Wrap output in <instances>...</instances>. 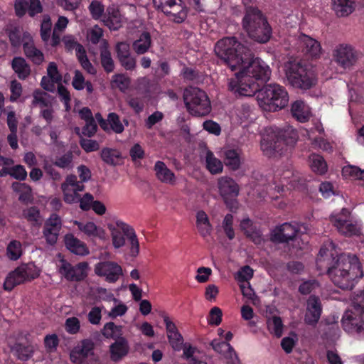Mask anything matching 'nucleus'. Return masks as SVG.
<instances>
[{
	"mask_svg": "<svg viewBox=\"0 0 364 364\" xmlns=\"http://www.w3.org/2000/svg\"><path fill=\"white\" fill-rule=\"evenodd\" d=\"M41 272V269L33 262L21 264L8 274L4 288L6 291H11L17 285L38 277Z\"/></svg>",
	"mask_w": 364,
	"mask_h": 364,
	"instance_id": "8",
	"label": "nucleus"
},
{
	"mask_svg": "<svg viewBox=\"0 0 364 364\" xmlns=\"http://www.w3.org/2000/svg\"><path fill=\"white\" fill-rule=\"evenodd\" d=\"M299 230L298 226L285 223L272 232L271 239L277 242H286L295 237Z\"/></svg>",
	"mask_w": 364,
	"mask_h": 364,
	"instance_id": "20",
	"label": "nucleus"
},
{
	"mask_svg": "<svg viewBox=\"0 0 364 364\" xmlns=\"http://www.w3.org/2000/svg\"><path fill=\"white\" fill-rule=\"evenodd\" d=\"M237 116L241 124L247 123L254 119L252 109L249 105H242V107L238 109Z\"/></svg>",
	"mask_w": 364,
	"mask_h": 364,
	"instance_id": "52",
	"label": "nucleus"
},
{
	"mask_svg": "<svg viewBox=\"0 0 364 364\" xmlns=\"http://www.w3.org/2000/svg\"><path fill=\"white\" fill-rule=\"evenodd\" d=\"M215 53L235 73V77L228 82V89L232 93L251 97L258 91V105L266 112H277L288 105L289 95L284 87L269 84L259 90L257 82L269 80L271 69L262 59L254 58L250 50L235 38L218 41L215 46Z\"/></svg>",
	"mask_w": 364,
	"mask_h": 364,
	"instance_id": "1",
	"label": "nucleus"
},
{
	"mask_svg": "<svg viewBox=\"0 0 364 364\" xmlns=\"http://www.w3.org/2000/svg\"><path fill=\"white\" fill-rule=\"evenodd\" d=\"M309 166L311 171L316 174L323 175L328 171V166L321 155L312 154L309 157Z\"/></svg>",
	"mask_w": 364,
	"mask_h": 364,
	"instance_id": "34",
	"label": "nucleus"
},
{
	"mask_svg": "<svg viewBox=\"0 0 364 364\" xmlns=\"http://www.w3.org/2000/svg\"><path fill=\"white\" fill-rule=\"evenodd\" d=\"M202 157L205 162L206 168L212 174L220 173L223 170V162L215 157L214 154L210 150L205 149L202 152Z\"/></svg>",
	"mask_w": 364,
	"mask_h": 364,
	"instance_id": "30",
	"label": "nucleus"
},
{
	"mask_svg": "<svg viewBox=\"0 0 364 364\" xmlns=\"http://www.w3.org/2000/svg\"><path fill=\"white\" fill-rule=\"evenodd\" d=\"M361 171L362 170L358 166L348 164L343 167L341 175L346 180H358L360 175L362 174Z\"/></svg>",
	"mask_w": 364,
	"mask_h": 364,
	"instance_id": "47",
	"label": "nucleus"
},
{
	"mask_svg": "<svg viewBox=\"0 0 364 364\" xmlns=\"http://www.w3.org/2000/svg\"><path fill=\"white\" fill-rule=\"evenodd\" d=\"M93 355L94 343L85 339L73 348L70 352V358L75 364H88Z\"/></svg>",
	"mask_w": 364,
	"mask_h": 364,
	"instance_id": "13",
	"label": "nucleus"
},
{
	"mask_svg": "<svg viewBox=\"0 0 364 364\" xmlns=\"http://www.w3.org/2000/svg\"><path fill=\"white\" fill-rule=\"evenodd\" d=\"M299 41L309 57L317 59L321 56L322 48L318 41L309 36L301 34L299 36Z\"/></svg>",
	"mask_w": 364,
	"mask_h": 364,
	"instance_id": "24",
	"label": "nucleus"
},
{
	"mask_svg": "<svg viewBox=\"0 0 364 364\" xmlns=\"http://www.w3.org/2000/svg\"><path fill=\"white\" fill-rule=\"evenodd\" d=\"M297 139V133L291 126L284 129L270 127L266 128L262 134L261 149L268 157L282 156L291 149Z\"/></svg>",
	"mask_w": 364,
	"mask_h": 364,
	"instance_id": "3",
	"label": "nucleus"
},
{
	"mask_svg": "<svg viewBox=\"0 0 364 364\" xmlns=\"http://www.w3.org/2000/svg\"><path fill=\"white\" fill-rule=\"evenodd\" d=\"M319 191L323 197L328 198L336 193V188L332 183L325 181L321 183Z\"/></svg>",
	"mask_w": 364,
	"mask_h": 364,
	"instance_id": "62",
	"label": "nucleus"
},
{
	"mask_svg": "<svg viewBox=\"0 0 364 364\" xmlns=\"http://www.w3.org/2000/svg\"><path fill=\"white\" fill-rule=\"evenodd\" d=\"M183 100L188 111L192 115L204 116L210 112V102L208 95L198 87H191L186 89Z\"/></svg>",
	"mask_w": 364,
	"mask_h": 364,
	"instance_id": "6",
	"label": "nucleus"
},
{
	"mask_svg": "<svg viewBox=\"0 0 364 364\" xmlns=\"http://www.w3.org/2000/svg\"><path fill=\"white\" fill-rule=\"evenodd\" d=\"M112 302H113V306L109 310L105 311V314L108 318L115 319L117 317H122L127 314L128 306L122 301L116 298Z\"/></svg>",
	"mask_w": 364,
	"mask_h": 364,
	"instance_id": "35",
	"label": "nucleus"
},
{
	"mask_svg": "<svg viewBox=\"0 0 364 364\" xmlns=\"http://www.w3.org/2000/svg\"><path fill=\"white\" fill-rule=\"evenodd\" d=\"M242 23H268L260 10L256 7L248 6Z\"/></svg>",
	"mask_w": 364,
	"mask_h": 364,
	"instance_id": "38",
	"label": "nucleus"
},
{
	"mask_svg": "<svg viewBox=\"0 0 364 364\" xmlns=\"http://www.w3.org/2000/svg\"><path fill=\"white\" fill-rule=\"evenodd\" d=\"M33 97L32 104L35 106L46 107L51 102L50 96L40 90H36L33 92Z\"/></svg>",
	"mask_w": 364,
	"mask_h": 364,
	"instance_id": "50",
	"label": "nucleus"
},
{
	"mask_svg": "<svg viewBox=\"0 0 364 364\" xmlns=\"http://www.w3.org/2000/svg\"><path fill=\"white\" fill-rule=\"evenodd\" d=\"M211 346L215 351L218 353L225 355L226 352H229L230 356L232 354L235 355L232 346L228 342L220 341L215 339L211 342Z\"/></svg>",
	"mask_w": 364,
	"mask_h": 364,
	"instance_id": "51",
	"label": "nucleus"
},
{
	"mask_svg": "<svg viewBox=\"0 0 364 364\" xmlns=\"http://www.w3.org/2000/svg\"><path fill=\"white\" fill-rule=\"evenodd\" d=\"M92 294L95 299L98 301H104L112 302L116 299L113 293L103 287H97L93 289Z\"/></svg>",
	"mask_w": 364,
	"mask_h": 364,
	"instance_id": "49",
	"label": "nucleus"
},
{
	"mask_svg": "<svg viewBox=\"0 0 364 364\" xmlns=\"http://www.w3.org/2000/svg\"><path fill=\"white\" fill-rule=\"evenodd\" d=\"M60 262L59 272L68 280L80 281L83 279L87 274V262H80L75 266H72L63 259H61Z\"/></svg>",
	"mask_w": 364,
	"mask_h": 364,
	"instance_id": "14",
	"label": "nucleus"
},
{
	"mask_svg": "<svg viewBox=\"0 0 364 364\" xmlns=\"http://www.w3.org/2000/svg\"><path fill=\"white\" fill-rule=\"evenodd\" d=\"M23 254L22 245L19 241H11L6 247V257L11 260L18 259Z\"/></svg>",
	"mask_w": 364,
	"mask_h": 364,
	"instance_id": "44",
	"label": "nucleus"
},
{
	"mask_svg": "<svg viewBox=\"0 0 364 364\" xmlns=\"http://www.w3.org/2000/svg\"><path fill=\"white\" fill-rule=\"evenodd\" d=\"M333 58L344 70H350L357 63L358 53L349 44L342 43L333 50Z\"/></svg>",
	"mask_w": 364,
	"mask_h": 364,
	"instance_id": "10",
	"label": "nucleus"
},
{
	"mask_svg": "<svg viewBox=\"0 0 364 364\" xmlns=\"http://www.w3.org/2000/svg\"><path fill=\"white\" fill-rule=\"evenodd\" d=\"M164 321L166 325L167 337L171 346L175 350H180L183 343V338L181 334L178 331L175 323L172 322L168 316L164 318Z\"/></svg>",
	"mask_w": 364,
	"mask_h": 364,
	"instance_id": "25",
	"label": "nucleus"
},
{
	"mask_svg": "<svg viewBox=\"0 0 364 364\" xmlns=\"http://www.w3.org/2000/svg\"><path fill=\"white\" fill-rule=\"evenodd\" d=\"M151 46V37L149 33H143L139 38L133 43V48L137 54H144Z\"/></svg>",
	"mask_w": 364,
	"mask_h": 364,
	"instance_id": "41",
	"label": "nucleus"
},
{
	"mask_svg": "<svg viewBox=\"0 0 364 364\" xmlns=\"http://www.w3.org/2000/svg\"><path fill=\"white\" fill-rule=\"evenodd\" d=\"M291 112L293 117L300 122H305L311 117V107L302 100L294 102L291 105Z\"/></svg>",
	"mask_w": 364,
	"mask_h": 364,
	"instance_id": "29",
	"label": "nucleus"
},
{
	"mask_svg": "<svg viewBox=\"0 0 364 364\" xmlns=\"http://www.w3.org/2000/svg\"><path fill=\"white\" fill-rule=\"evenodd\" d=\"M103 306L92 307L87 314V319L92 325H99L102 320V311Z\"/></svg>",
	"mask_w": 364,
	"mask_h": 364,
	"instance_id": "59",
	"label": "nucleus"
},
{
	"mask_svg": "<svg viewBox=\"0 0 364 364\" xmlns=\"http://www.w3.org/2000/svg\"><path fill=\"white\" fill-rule=\"evenodd\" d=\"M109 129H111L116 133H122L124 131V126L119 120V117L115 113H110L107 121Z\"/></svg>",
	"mask_w": 364,
	"mask_h": 364,
	"instance_id": "55",
	"label": "nucleus"
},
{
	"mask_svg": "<svg viewBox=\"0 0 364 364\" xmlns=\"http://www.w3.org/2000/svg\"><path fill=\"white\" fill-rule=\"evenodd\" d=\"M101 157L104 162L112 166L119 165L122 159L119 151L108 148L102 150Z\"/></svg>",
	"mask_w": 364,
	"mask_h": 364,
	"instance_id": "39",
	"label": "nucleus"
},
{
	"mask_svg": "<svg viewBox=\"0 0 364 364\" xmlns=\"http://www.w3.org/2000/svg\"><path fill=\"white\" fill-rule=\"evenodd\" d=\"M244 28L249 37L258 43L267 42L272 36L269 24H244Z\"/></svg>",
	"mask_w": 364,
	"mask_h": 364,
	"instance_id": "19",
	"label": "nucleus"
},
{
	"mask_svg": "<svg viewBox=\"0 0 364 364\" xmlns=\"http://www.w3.org/2000/svg\"><path fill=\"white\" fill-rule=\"evenodd\" d=\"M59 339L56 334H49L44 338L45 348L48 353H53L57 350Z\"/></svg>",
	"mask_w": 364,
	"mask_h": 364,
	"instance_id": "58",
	"label": "nucleus"
},
{
	"mask_svg": "<svg viewBox=\"0 0 364 364\" xmlns=\"http://www.w3.org/2000/svg\"><path fill=\"white\" fill-rule=\"evenodd\" d=\"M285 76L294 87L309 90L317 83V74L313 67H304L299 63L289 62L285 65Z\"/></svg>",
	"mask_w": 364,
	"mask_h": 364,
	"instance_id": "4",
	"label": "nucleus"
},
{
	"mask_svg": "<svg viewBox=\"0 0 364 364\" xmlns=\"http://www.w3.org/2000/svg\"><path fill=\"white\" fill-rule=\"evenodd\" d=\"M65 331L70 334H76L80 329V321L77 317H69L65 320Z\"/></svg>",
	"mask_w": 364,
	"mask_h": 364,
	"instance_id": "57",
	"label": "nucleus"
},
{
	"mask_svg": "<svg viewBox=\"0 0 364 364\" xmlns=\"http://www.w3.org/2000/svg\"><path fill=\"white\" fill-rule=\"evenodd\" d=\"M321 311L319 299L315 296H311L306 302L305 322L309 325H316L320 318Z\"/></svg>",
	"mask_w": 364,
	"mask_h": 364,
	"instance_id": "22",
	"label": "nucleus"
},
{
	"mask_svg": "<svg viewBox=\"0 0 364 364\" xmlns=\"http://www.w3.org/2000/svg\"><path fill=\"white\" fill-rule=\"evenodd\" d=\"M122 327L117 326L114 322L109 321L106 323L101 330V333L104 337L107 338H112L117 336V333L121 331Z\"/></svg>",
	"mask_w": 364,
	"mask_h": 364,
	"instance_id": "53",
	"label": "nucleus"
},
{
	"mask_svg": "<svg viewBox=\"0 0 364 364\" xmlns=\"http://www.w3.org/2000/svg\"><path fill=\"white\" fill-rule=\"evenodd\" d=\"M101 50V63L106 72L110 73L114 70V64L109 51L107 50V43Z\"/></svg>",
	"mask_w": 364,
	"mask_h": 364,
	"instance_id": "48",
	"label": "nucleus"
},
{
	"mask_svg": "<svg viewBox=\"0 0 364 364\" xmlns=\"http://www.w3.org/2000/svg\"><path fill=\"white\" fill-rule=\"evenodd\" d=\"M7 173L11 177L21 181L24 180L27 176V172L21 165H16L9 168Z\"/></svg>",
	"mask_w": 364,
	"mask_h": 364,
	"instance_id": "61",
	"label": "nucleus"
},
{
	"mask_svg": "<svg viewBox=\"0 0 364 364\" xmlns=\"http://www.w3.org/2000/svg\"><path fill=\"white\" fill-rule=\"evenodd\" d=\"M89 10L95 20L97 21L102 16L105 18V7L100 1H92L89 6Z\"/></svg>",
	"mask_w": 364,
	"mask_h": 364,
	"instance_id": "54",
	"label": "nucleus"
},
{
	"mask_svg": "<svg viewBox=\"0 0 364 364\" xmlns=\"http://www.w3.org/2000/svg\"><path fill=\"white\" fill-rule=\"evenodd\" d=\"M62 75L59 73L57 65L54 62L48 64L47 68V75L41 79V87L48 91L53 92L55 90V85L61 84Z\"/></svg>",
	"mask_w": 364,
	"mask_h": 364,
	"instance_id": "21",
	"label": "nucleus"
},
{
	"mask_svg": "<svg viewBox=\"0 0 364 364\" xmlns=\"http://www.w3.org/2000/svg\"><path fill=\"white\" fill-rule=\"evenodd\" d=\"M240 228L248 237H251L256 244L261 242V235L259 232L253 230L252 221L249 218H245L241 221Z\"/></svg>",
	"mask_w": 364,
	"mask_h": 364,
	"instance_id": "45",
	"label": "nucleus"
},
{
	"mask_svg": "<svg viewBox=\"0 0 364 364\" xmlns=\"http://www.w3.org/2000/svg\"><path fill=\"white\" fill-rule=\"evenodd\" d=\"M129 346L127 340L121 337L109 346L110 358L114 362H118L129 353Z\"/></svg>",
	"mask_w": 364,
	"mask_h": 364,
	"instance_id": "26",
	"label": "nucleus"
},
{
	"mask_svg": "<svg viewBox=\"0 0 364 364\" xmlns=\"http://www.w3.org/2000/svg\"><path fill=\"white\" fill-rule=\"evenodd\" d=\"M22 218L33 225H39L42 223L39 210L36 207L25 208L22 212Z\"/></svg>",
	"mask_w": 364,
	"mask_h": 364,
	"instance_id": "42",
	"label": "nucleus"
},
{
	"mask_svg": "<svg viewBox=\"0 0 364 364\" xmlns=\"http://www.w3.org/2000/svg\"><path fill=\"white\" fill-rule=\"evenodd\" d=\"M14 189L19 193V200L27 202L31 200L32 197V190L29 186L23 183H15L13 184Z\"/></svg>",
	"mask_w": 364,
	"mask_h": 364,
	"instance_id": "46",
	"label": "nucleus"
},
{
	"mask_svg": "<svg viewBox=\"0 0 364 364\" xmlns=\"http://www.w3.org/2000/svg\"><path fill=\"white\" fill-rule=\"evenodd\" d=\"M107 228L110 232L112 245L114 249L123 247L127 239L130 244L132 255L136 256L139 252V243L132 227L122 220H117L109 223Z\"/></svg>",
	"mask_w": 364,
	"mask_h": 364,
	"instance_id": "5",
	"label": "nucleus"
},
{
	"mask_svg": "<svg viewBox=\"0 0 364 364\" xmlns=\"http://www.w3.org/2000/svg\"><path fill=\"white\" fill-rule=\"evenodd\" d=\"M253 276V269L249 266L243 267L237 274L236 279L240 284L249 283L248 281Z\"/></svg>",
	"mask_w": 364,
	"mask_h": 364,
	"instance_id": "60",
	"label": "nucleus"
},
{
	"mask_svg": "<svg viewBox=\"0 0 364 364\" xmlns=\"http://www.w3.org/2000/svg\"><path fill=\"white\" fill-rule=\"evenodd\" d=\"M223 312L219 307H213L208 316V323L211 326H218L222 321Z\"/></svg>",
	"mask_w": 364,
	"mask_h": 364,
	"instance_id": "56",
	"label": "nucleus"
},
{
	"mask_svg": "<svg viewBox=\"0 0 364 364\" xmlns=\"http://www.w3.org/2000/svg\"><path fill=\"white\" fill-rule=\"evenodd\" d=\"M223 157L225 166L232 171L239 169L243 161L241 151L231 148L224 149Z\"/></svg>",
	"mask_w": 364,
	"mask_h": 364,
	"instance_id": "28",
	"label": "nucleus"
},
{
	"mask_svg": "<svg viewBox=\"0 0 364 364\" xmlns=\"http://www.w3.org/2000/svg\"><path fill=\"white\" fill-rule=\"evenodd\" d=\"M129 83V79L124 75H114L112 77V85L119 88L121 90H124L127 88Z\"/></svg>",
	"mask_w": 364,
	"mask_h": 364,
	"instance_id": "64",
	"label": "nucleus"
},
{
	"mask_svg": "<svg viewBox=\"0 0 364 364\" xmlns=\"http://www.w3.org/2000/svg\"><path fill=\"white\" fill-rule=\"evenodd\" d=\"M11 65L13 70L20 79L24 80L30 75V67L26 63L24 58L21 57L14 58L12 60Z\"/></svg>",
	"mask_w": 364,
	"mask_h": 364,
	"instance_id": "36",
	"label": "nucleus"
},
{
	"mask_svg": "<svg viewBox=\"0 0 364 364\" xmlns=\"http://www.w3.org/2000/svg\"><path fill=\"white\" fill-rule=\"evenodd\" d=\"M105 18H107V21L103 20L102 23L127 22V19L122 14L119 6L117 4H111L107 8L105 13Z\"/></svg>",
	"mask_w": 364,
	"mask_h": 364,
	"instance_id": "33",
	"label": "nucleus"
},
{
	"mask_svg": "<svg viewBox=\"0 0 364 364\" xmlns=\"http://www.w3.org/2000/svg\"><path fill=\"white\" fill-rule=\"evenodd\" d=\"M267 328L270 333L279 338L283 333V323L281 318L278 316H273L267 321Z\"/></svg>",
	"mask_w": 364,
	"mask_h": 364,
	"instance_id": "43",
	"label": "nucleus"
},
{
	"mask_svg": "<svg viewBox=\"0 0 364 364\" xmlns=\"http://www.w3.org/2000/svg\"><path fill=\"white\" fill-rule=\"evenodd\" d=\"M182 0L172 4L171 7L168 9L166 14L173 18V23H183L187 17V9L183 6Z\"/></svg>",
	"mask_w": 364,
	"mask_h": 364,
	"instance_id": "32",
	"label": "nucleus"
},
{
	"mask_svg": "<svg viewBox=\"0 0 364 364\" xmlns=\"http://www.w3.org/2000/svg\"><path fill=\"white\" fill-rule=\"evenodd\" d=\"M154 171L157 179L161 182L168 185H174L176 183V177L175 174L164 162L161 161H156L154 165Z\"/></svg>",
	"mask_w": 364,
	"mask_h": 364,
	"instance_id": "27",
	"label": "nucleus"
},
{
	"mask_svg": "<svg viewBox=\"0 0 364 364\" xmlns=\"http://www.w3.org/2000/svg\"><path fill=\"white\" fill-rule=\"evenodd\" d=\"M331 221L338 231L345 236L351 237L361 233L360 221L350 218V213L346 208H343L338 213L331 215Z\"/></svg>",
	"mask_w": 364,
	"mask_h": 364,
	"instance_id": "9",
	"label": "nucleus"
},
{
	"mask_svg": "<svg viewBox=\"0 0 364 364\" xmlns=\"http://www.w3.org/2000/svg\"><path fill=\"white\" fill-rule=\"evenodd\" d=\"M332 2L333 9L338 16H347L350 14L356 3L362 6L358 0H332Z\"/></svg>",
	"mask_w": 364,
	"mask_h": 364,
	"instance_id": "31",
	"label": "nucleus"
},
{
	"mask_svg": "<svg viewBox=\"0 0 364 364\" xmlns=\"http://www.w3.org/2000/svg\"><path fill=\"white\" fill-rule=\"evenodd\" d=\"M296 178L297 177L291 170L288 169L285 171L281 178L282 187L286 186L287 189L289 188H294L295 185L294 184V182L296 181Z\"/></svg>",
	"mask_w": 364,
	"mask_h": 364,
	"instance_id": "63",
	"label": "nucleus"
},
{
	"mask_svg": "<svg viewBox=\"0 0 364 364\" xmlns=\"http://www.w3.org/2000/svg\"><path fill=\"white\" fill-rule=\"evenodd\" d=\"M64 242L66 248L73 254L79 256H86L90 254L87 245L72 233L64 236Z\"/></svg>",
	"mask_w": 364,
	"mask_h": 364,
	"instance_id": "23",
	"label": "nucleus"
},
{
	"mask_svg": "<svg viewBox=\"0 0 364 364\" xmlns=\"http://www.w3.org/2000/svg\"><path fill=\"white\" fill-rule=\"evenodd\" d=\"M359 304L347 310L343 316L341 323L345 331L348 333H364V292L357 298Z\"/></svg>",
	"mask_w": 364,
	"mask_h": 364,
	"instance_id": "7",
	"label": "nucleus"
},
{
	"mask_svg": "<svg viewBox=\"0 0 364 364\" xmlns=\"http://www.w3.org/2000/svg\"><path fill=\"white\" fill-rule=\"evenodd\" d=\"M85 186L77 181L75 175H68L61 184L63 198L68 204L77 203L80 200V192L83 191Z\"/></svg>",
	"mask_w": 364,
	"mask_h": 364,
	"instance_id": "11",
	"label": "nucleus"
},
{
	"mask_svg": "<svg viewBox=\"0 0 364 364\" xmlns=\"http://www.w3.org/2000/svg\"><path fill=\"white\" fill-rule=\"evenodd\" d=\"M61 228L62 220L57 214L53 213L47 219L43 234L48 245H54L57 242Z\"/></svg>",
	"mask_w": 364,
	"mask_h": 364,
	"instance_id": "17",
	"label": "nucleus"
},
{
	"mask_svg": "<svg viewBox=\"0 0 364 364\" xmlns=\"http://www.w3.org/2000/svg\"><path fill=\"white\" fill-rule=\"evenodd\" d=\"M26 339V336L22 333L9 338L8 343L13 355L21 360H27L34 352V348L31 345H24L22 342Z\"/></svg>",
	"mask_w": 364,
	"mask_h": 364,
	"instance_id": "16",
	"label": "nucleus"
},
{
	"mask_svg": "<svg viewBox=\"0 0 364 364\" xmlns=\"http://www.w3.org/2000/svg\"><path fill=\"white\" fill-rule=\"evenodd\" d=\"M75 51L78 60L80 61L82 67L90 74L95 75L96 73L95 68L92 66L88 60L85 50L82 46L75 43Z\"/></svg>",
	"mask_w": 364,
	"mask_h": 364,
	"instance_id": "40",
	"label": "nucleus"
},
{
	"mask_svg": "<svg viewBox=\"0 0 364 364\" xmlns=\"http://www.w3.org/2000/svg\"><path fill=\"white\" fill-rule=\"evenodd\" d=\"M196 225L200 235L203 237L210 235L212 228L206 213L203 211H199L196 215Z\"/></svg>",
	"mask_w": 364,
	"mask_h": 364,
	"instance_id": "37",
	"label": "nucleus"
},
{
	"mask_svg": "<svg viewBox=\"0 0 364 364\" xmlns=\"http://www.w3.org/2000/svg\"><path fill=\"white\" fill-rule=\"evenodd\" d=\"M336 251L332 242H328L321 249L317 258L319 268H328L331 281L343 289H352L363 272L358 258L355 255L343 254L335 257Z\"/></svg>",
	"mask_w": 364,
	"mask_h": 364,
	"instance_id": "2",
	"label": "nucleus"
},
{
	"mask_svg": "<svg viewBox=\"0 0 364 364\" xmlns=\"http://www.w3.org/2000/svg\"><path fill=\"white\" fill-rule=\"evenodd\" d=\"M95 273L108 283L117 282L123 276L122 267L116 262H100L95 265Z\"/></svg>",
	"mask_w": 364,
	"mask_h": 364,
	"instance_id": "12",
	"label": "nucleus"
},
{
	"mask_svg": "<svg viewBox=\"0 0 364 364\" xmlns=\"http://www.w3.org/2000/svg\"><path fill=\"white\" fill-rule=\"evenodd\" d=\"M218 187L220 195L226 203L229 200H233L239 194L240 188L238 184L232 178L222 176L218 178Z\"/></svg>",
	"mask_w": 364,
	"mask_h": 364,
	"instance_id": "18",
	"label": "nucleus"
},
{
	"mask_svg": "<svg viewBox=\"0 0 364 364\" xmlns=\"http://www.w3.org/2000/svg\"><path fill=\"white\" fill-rule=\"evenodd\" d=\"M73 223L77 226L80 232L91 240H99L102 242H108L109 239L106 230L93 221L81 222L75 220Z\"/></svg>",
	"mask_w": 364,
	"mask_h": 364,
	"instance_id": "15",
	"label": "nucleus"
}]
</instances>
